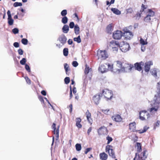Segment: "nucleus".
<instances>
[{"instance_id":"dca6fc26","label":"nucleus","mask_w":160,"mask_h":160,"mask_svg":"<svg viewBox=\"0 0 160 160\" xmlns=\"http://www.w3.org/2000/svg\"><path fill=\"white\" fill-rule=\"evenodd\" d=\"M58 40H59L62 45H64L66 42L67 38L63 34H62L58 38Z\"/></svg>"},{"instance_id":"bf43d9fd","label":"nucleus","mask_w":160,"mask_h":160,"mask_svg":"<svg viewBox=\"0 0 160 160\" xmlns=\"http://www.w3.org/2000/svg\"><path fill=\"white\" fill-rule=\"evenodd\" d=\"M127 12L130 13H132L133 12V10L131 8H129L127 9Z\"/></svg>"},{"instance_id":"39448f33","label":"nucleus","mask_w":160,"mask_h":160,"mask_svg":"<svg viewBox=\"0 0 160 160\" xmlns=\"http://www.w3.org/2000/svg\"><path fill=\"white\" fill-rule=\"evenodd\" d=\"M119 48L123 52H126L129 51L130 49V47L129 44L127 43H125L124 42H121Z\"/></svg>"},{"instance_id":"a19ab883","label":"nucleus","mask_w":160,"mask_h":160,"mask_svg":"<svg viewBox=\"0 0 160 160\" xmlns=\"http://www.w3.org/2000/svg\"><path fill=\"white\" fill-rule=\"evenodd\" d=\"M26 62V60L25 58H23L20 61V63L22 65H25V63Z\"/></svg>"},{"instance_id":"e433bc0d","label":"nucleus","mask_w":160,"mask_h":160,"mask_svg":"<svg viewBox=\"0 0 160 160\" xmlns=\"http://www.w3.org/2000/svg\"><path fill=\"white\" fill-rule=\"evenodd\" d=\"M76 150L78 151H80L81 149V146L80 144L77 143L75 145Z\"/></svg>"},{"instance_id":"5701e85b","label":"nucleus","mask_w":160,"mask_h":160,"mask_svg":"<svg viewBox=\"0 0 160 160\" xmlns=\"http://www.w3.org/2000/svg\"><path fill=\"white\" fill-rule=\"evenodd\" d=\"M99 156L100 159L102 160H106L108 157V155L104 152L101 153Z\"/></svg>"},{"instance_id":"b1692460","label":"nucleus","mask_w":160,"mask_h":160,"mask_svg":"<svg viewBox=\"0 0 160 160\" xmlns=\"http://www.w3.org/2000/svg\"><path fill=\"white\" fill-rule=\"evenodd\" d=\"M108 152L110 157L113 158H115L116 157L115 153L112 149L109 150Z\"/></svg>"},{"instance_id":"c9c22d12","label":"nucleus","mask_w":160,"mask_h":160,"mask_svg":"<svg viewBox=\"0 0 160 160\" xmlns=\"http://www.w3.org/2000/svg\"><path fill=\"white\" fill-rule=\"evenodd\" d=\"M73 40L75 42H76L78 43H80L81 42V41L80 36H78L77 38H74Z\"/></svg>"},{"instance_id":"20e7f679","label":"nucleus","mask_w":160,"mask_h":160,"mask_svg":"<svg viewBox=\"0 0 160 160\" xmlns=\"http://www.w3.org/2000/svg\"><path fill=\"white\" fill-rule=\"evenodd\" d=\"M97 56L98 59H100L101 60H105L107 58L108 55L106 51H103L98 50V51Z\"/></svg>"},{"instance_id":"37998d69","label":"nucleus","mask_w":160,"mask_h":160,"mask_svg":"<svg viewBox=\"0 0 160 160\" xmlns=\"http://www.w3.org/2000/svg\"><path fill=\"white\" fill-rule=\"evenodd\" d=\"M112 146L110 145H107L106 147V152H107L109 150H111L112 149Z\"/></svg>"},{"instance_id":"ddd939ff","label":"nucleus","mask_w":160,"mask_h":160,"mask_svg":"<svg viewBox=\"0 0 160 160\" xmlns=\"http://www.w3.org/2000/svg\"><path fill=\"white\" fill-rule=\"evenodd\" d=\"M108 64H107L106 63L100 65L99 67V71L102 73H103L107 72L108 70H109L108 68L107 69V67H108Z\"/></svg>"},{"instance_id":"603ef678","label":"nucleus","mask_w":160,"mask_h":160,"mask_svg":"<svg viewBox=\"0 0 160 160\" xmlns=\"http://www.w3.org/2000/svg\"><path fill=\"white\" fill-rule=\"evenodd\" d=\"M92 149V148H90L86 149L84 153L85 154H87L88 152L90 151Z\"/></svg>"},{"instance_id":"473e14b6","label":"nucleus","mask_w":160,"mask_h":160,"mask_svg":"<svg viewBox=\"0 0 160 160\" xmlns=\"http://www.w3.org/2000/svg\"><path fill=\"white\" fill-rule=\"evenodd\" d=\"M149 128V127L147 126H145L143 127V129L140 130L139 132L140 133H143L145 132Z\"/></svg>"},{"instance_id":"8fccbe9b","label":"nucleus","mask_w":160,"mask_h":160,"mask_svg":"<svg viewBox=\"0 0 160 160\" xmlns=\"http://www.w3.org/2000/svg\"><path fill=\"white\" fill-rule=\"evenodd\" d=\"M25 68L29 72H30V69L29 66L27 65V64H26L25 65Z\"/></svg>"},{"instance_id":"2eb2a0df","label":"nucleus","mask_w":160,"mask_h":160,"mask_svg":"<svg viewBox=\"0 0 160 160\" xmlns=\"http://www.w3.org/2000/svg\"><path fill=\"white\" fill-rule=\"evenodd\" d=\"M52 128L53 129V133L54 134H56V139L58 140L59 139V126H58L56 129V124L54 123H53L52 126Z\"/></svg>"},{"instance_id":"6e6d98bb","label":"nucleus","mask_w":160,"mask_h":160,"mask_svg":"<svg viewBox=\"0 0 160 160\" xmlns=\"http://www.w3.org/2000/svg\"><path fill=\"white\" fill-rule=\"evenodd\" d=\"M157 90L156 91H158L159 90H160V81L158 82L157 85Z\"/></svg>"},{"instance_id":"79ce46f5","label":"nucleus","mask_w":160,"mask_h":160,"mask_svg":"<svg viewBox=\"0 0 160 160\" xmlns=\"http://www.w3.org/2000/svg\"><path fill=\"white\" fill-rule=\"evenodd\" d=\"M22 5V4L21 2H15L13 4V6L14 7H17L18 6H21Z\"/></svg>"},{"instance_id":"72a5a7b5","label":"nucleus","mask_w":160,"mask_h":160,"mask_svg":"<svg viewBox=\"0 0 160 160\" xmlns=\"http://www.w3.org/2000/svg\"><path fill=\"white\" fill-rule=\"evenodd\" d=\"M68 20V19L67 17L66 16H64L62 18L61 21L63 23L65 24L67 23Z\"/></svg>"},{"instance_id":"1a4fd4ad","label":"nucleus","mask_w":160,"mask_h":160,"mask_svg":"<svg viewBox=\"0 0 160 160\" xmlns=\"http://www.w3.org/2000/svg\"><path fill=\"white\" fill-rule=\"evenodd\" d=\"M119 43L118 42L112 41L110 42V46L112 48L113 51H117L118 48L119 47Z\"/></svg>"},{"instance_id":"4c0bfd02","label":"nucleus","mask_w":160,"mask_h":160,"mask_svg":"<svg viewBox=\"0 0 160 160\" xmlns=\"http://www.w3.org/2000/svg\"><path fill=\"white\" fill-rule=\"evenodd\" d=\"M68 48H65L63 50V54L64 56H67L68 55Z\"/></svg>"},{"instance_id":"338daca9","label":"nucleus","mask_w":160,"mask_h":160,"mask_svg":"<svg viewBox=\"0 0 160 160\" xmlns=\"http://www.w3.org/2000/svg\"><path fill=\"white\" fill-rule=\"evenodd\" d=\"M81 121V119L79 118H77L76 119V123H80Z\"/></svg>"},{"instance_id":"052dcab7","label":"nucleus","mask_w":160,"mask_h":160,"mask_svg":"<svg viewBox=\"0 0 160 160\" xmlns=\"http://www.w3.org/2000/svg\"><path fill=\"white\" fill-rule=\"evenodd\" d=\"M13 46L15 48H18L19 46V44L18 42H15L13 43Z\"/></svg>"},{"instance_id":"6ab92c4d","label":"nucleus","mask_w":160,"mask_h":160,"mask_svg":"<svg viewBox=\"0 0 160 160\" xmlns=\"http://www.w3.org/2000/svg\"><path fill=\"white\" fill-rule=\"evenodd\" d=\"M100 95H96L94 96L93 98V100L95 103L97 105L99 104L100 100Z\"/></svg>"},{"instance_id":"f704fd0d","label":"nucleus","mask_w":160,"mask_h":160,"mask_svg":"<svg viewBox=\"0 0 160 160\" xmlns=\"http://www.w3.org/2000/svg\"><path fill=\"white\" fill-rule=\"evenodd\" d=\"M153 18H151V17H149L147 15V16L145 17L144 20L145 22H150L152 19Z\"/></svg>"},{"instance_id":"a18cd8bd","label":"nucleus","mask_w":160,"mask_h":160,"mask_svg":"<svg viewBox=\"0 0 160 160\" xmlns=\"http://www.w3.org/2000/svg\"><path fill=\"white\" fill-rule=\"evenodd\" d=\"M106 139L108 140L107 144H109L112 140V138L109 136L107 137Z\"/></svg>"},{"instance_id":"4be33fe9","label":"nucleus","mask_w":160,"mask_h":160,"mask_svg":"<svg viewBox=\"0 0 160 160\" xmlns=\"http://www.w3.org/2000/svg\"><path fill=\"white\" fill-rule=\"evenodd\" d=\"M87 119L89 123L92 124V120L91 118V114L88 110H87L86 113Z\"/></svg>"},{"instance_id":"58836bf2","label":"nucleus","mask_w":160,"mask_h":160,"mask_svg":"<svg viewBox=\"0 0 160 160\" xmlns=\"http://www.w3.org/2000/svg\"><path fill=\"white\" fill-rule=\"evenodd\" d=\"M22 43L24 45H27L28 43V40L27 39L22 38L21 40Z\"/></svg>"},{"instance_id":"7c9ffc66","label":"nucleus","mask_w":160,"mask_h":160,"mask_svg":"<svg viewBox=\"0 0 160 160\" xmlns=\"http://www.w3.org/2000/svg\"><path fill=\"white\" fill-rule=\"evenodd\" d=\"M107 30L108 33H111L112 31V27L111 24L108 25L107 28Z\"/></svg>"},{"instance_id":"f03ea898","label":"nucleus","mask_w":160,"mask_h":160,"mask_svg":"<svg viewBox=\"0 0 160 160\" xmlns=\"http://www.w3.org/2000/svg\"><path fill=\"white\" fill-rule=\"evenodd\" d=\"M124 31L123 36L125 39L127 40H130L133 37V35L132 32L127 28H125L123 29Z\"/></svg>"},{"instance_id":"09e8293b","label":"nucleus","mask_w":160,"mask_h":160,"mask_svg":"<svg viewBox=\"0 0 160 160\" xmlns=\"http://www.w3.org/2000/svg\"><path fill=\"white\" fill-rule=\"evenodd\" d=\"M19 32L18 29L17 28H15L12 30V32L15 34L18 33Z\"/></svg>"},{"instance_id":"f8f14e48","label":"nucleus","mask_w":160,"mask_h":160,"mask_svg":"<svg viewBox=\"0 0 160 160\" xmlns=\"http://www.w3.org/2000/svg\"><path fill=\"white\" fill-rule=\"evenodd\" d=\"M122 36V32L120 31L117 30L114 32L113 34V38L116 39H120Z\"/></svg>"},{"instance_id":"0eeeda50","label":"nucleus","mask_w":160,"mask_h":160,"mask_svg":"<svg viewBox=\"0 0 160 160\" xmlns=\"http://www.w3.org/2000/svg\"><path fill=\"white\" fill-rule=\"evenodd\" d=\"M150 117L149 113L145 110H143L139 112V118L142 120L148 119Z\"/></svg>"},{"instance_id":"bb28decb","label":"nucleus","mask_w":160,"mask_h":160,"mask_svg":"<svg viewBox=\"0 0 160 160\" xmlns=\"http://www.w3.org/2000/svg\"><path fill=\"white\" fill-rule=\"evenodd\" d=\"M111 10L113 13L117 15H119L121 14V12L117 8H112L111 9Z\"/></svg>"},{"instance_id":"9d476101","label":"nucleus","mask_w":160,"mask_h":160,"mask_svg":"<svg viewBox=\"0 0 160 160\" xmlns=\"http://www.w3.org/2000/svg\"><path fill=\"white\" fill-rule=\"evenodd\" d=\"M146 151H143L142 153H141L140 156L136 153L135 157L134 158L133 160H139L140 159L142 160H145L147 158V156L146 155Z\"/></svg>"},{"instance_id":"680f3d73","label":"nucleus","mask_w":160,"mask_h":160,"mask_svg":"<svg viewBox=\"0 0 160 160\" xmlns=\"http://www.w3.org/2000/svg\"><path fill=\"white\" fill-rule=\"evenodd\" d=\"M146 7H145V6L143 4H142L141 11H142V12H143L144 11L145 9H146Z\"/></svg>"},{"instance_id":"393cba45","label":"nucleus","mask_w":160,"mask_h":160,"mask_svg":"<svg viewBox=\"0 0 160 160\" xmlns=\"http://www.w3.org/2000/svg\"><path fill=\"white\" fill-rule=\"evenodd\" d=\"M62 29L63 33H67L69 30V26L67 25H65L62 27Z\"/></svg>"},{"instance_id":"13d9d810","label":"nucleus","mask_w":160,"mask_h":160,"mask_svg":"<svg viewBox=\"0 0 160 160\" xmlns=\"http://www.w3.org/2000/svg\"><path fill=\"white\" fill-rule=\"evenodd\" d=\"M145 45H141V50L142 52H144L146 50V46Z\"/></svg>"},{"instance_id":"423d86ee","label":"nucleus","mask_w":160,"mask_h":160,"mask_svg":"<svg viewBox=\"0 0 160 160\" xmlns=\"http://www.w3.org/2000/svg\"><path fill=\"white\" fill-rule=\"evenodd\" d=\"M133 68H134V67L133 65L130 64H129L123 63L122 72H129L131 71Z\"/></svg>"},{"instance_id":"7ed1b4c3","label":"nucleus","mask_w":160,"mask_h":160,"mask_svg":"<svg viewBox=\"0 0 160 160\" xmlns=\"http://www.w3.org/2000/svg\"><path fill=\"white\" fill-rule=\"evenodd\" d=\"M152 103L154 105L159 106L160 104V90L156 91Z\"/></svg>"},{"instance_id":"412c9836","label":"nucleus","mask_w":160,"mask_h":160,"mask_svg":"<svg viewBox=\"0 0 160 160\" xmlns=\"http://www.w3.org/2000/svg\"><path fill=\"white\" fill-rule=\"evenodd\" d=\"M112 119L113 120L116 122H119L122 120V118L120 115H116L112 117Z\"/></svg>"},{"instance_id":"ea45409f","label":"nucleus","mask_w":160,"mask_h":160,"mask_svg":"<svg viewBox=\"0 0 160 160\" xmlns=\"http://www.w3.org/2000/svg\"><path fill=\"white\" fill-rule=\"evenodd\" d=\"M61 15L62 16H66V15L67 14V10L66 9H64L63 10L61 13Z\"/></svg>"},{"instance_id":"c756f323","label":"nucleus","mask_w":160,"mask_h":160,"mask_svg":"<svg viewBox=\"0 0 160 160\" xmlns=\"http://www.w3.org/2000/svg\"><path fill=\"white\" fill-rule=\"evenodd\" d=\"M92 69L91 68H89V67L88 66L86 65V68L84 72L85 74H88L89 72H91Z\"/></svg>"},{"instance_id":"864d4df0","label":"nucleus","mask_w":160,"mask_h":160,"mask_svg":"<svg viewBox=\"0 0 160 160\" xmlns=\"http://www.w3.org/2000/svg\"><path fill=\"white\" fill-rule=\"evenodd\" d=\"M72 65L74 67H76L78 65V63L77 61H74L72 62Z\"/></svg>"},{"instance_id":"f3484780","label":"nucleus","mask_w":160,"mask_h":160,"mask_svg":"<svg viewBox=\"0 0 160 160\" xmlns=\"http://www.w3.org/2000/svg\"><path fill=\"white\" fill-rule=\"evenodd\" d=\"M153 64L152 62L151 61H149L145 63L144 70L146 72H148L150 68L151 65H152Z\"/></svg>"},{"instance_id":"aec40b11","label":"nucleus","mask_w":160,"mask_h":160,"mask_svg":"<svg viewBox=\"0 0 160 160\" xmlns=\"http://www.w3.org/2000/svg\"><path fill=\"white\" fill-rule=\"evenodd\" d=\"M129 129L132 132H135L136 131L135 122H133L130 123L129 124Z\"/></svg>"},{"instance_id":"0e129e2a","label":"nucleus","mask_w":160,"mask_h":160,"mask_svg":"<svg viewBox=\"0 0 160 160\" xmlns=\"http://www.w3.org/2000/svg\"><path fill=\"white\" fill-rule=\"evenodd\" d=\"M92 130V128L91 127H90L88 130L87 133L88 135H89L90 133L91 132Z\"/></svg>"},{"instance_id":"c03bdc74","label":"nucleus","mask_w":160,"mask_h":160,"mask_svg":"<svg viewBox=\"0 0 160 160\" xmlns=\"http://www.w3.org/2000/svg\"><path fill=\"white\" fill-rule=\"evenodd\" d=\"M64 68L65 69L66 72V73H67V72H68V71L69 70V66L68 65L67 63H65L64 64Z\"/></svg>"},{"instance_id":"69168bd1","label":"nucleus","mask_w":160,"mask_h":160,"mask_svg":"<svg viewBox=\"0 0 160 160\" xmlns=\"http://www.w3.org/2000/svg\"><path fill=\"white\" fill-rule=\"evenodd\" d=\"M76 125L79 128H81L82 127V125L80 123H76Z\"/></svg>"},{"instance_id":"4d7b16f0","label":"nucleus","mask_w":160,"mask_h":160,"mask_svg":"<svg viewBox=\"0 0 160 160\" xmlns=\"http://www.w3.org/2000/svg\"><path fill=\"white\" fill-rule=\"evenodd\" d=\"M18 54L20 55L23 54V51L21 49H19L18 50Z\"/></svg>"},{"instance_id":"cd10ccee","label":"nucleus","mask_w":160,"mask_h":160,"mask_svg":"<svg viewBox=\"0 0 160 160\" xmlns=\"http://www.w3.org/2000/svg\"><path fill=\"white\" fill-rule=\"evenodd\" d=\"M103 130V131H104V130H106V128L105 127L103 126L101 127L98 130V134H102L103 133V132L102 131V130Z\"/></svg>"},{"instance_id":"de8ad7c7","label":"nucleus","mask_w":160,"mask_h":160,"mask_svg":"<svg viewBox=\"0 0 160 160\" xmlns=\"http://www.w3.org/2000/svg\"><path fill=\"white\" fill-rule=\"evenodd\" d=\"M13 20L12 19H8V23L10 25H12L13 23Z\"/></svg>"},{"instance_id":"e2e57ef3","label":"nucleus","mask_w":160,"mask_h":160,"mask_svg":"<svg viewBox=\"0 0 160 160\" xmlns=\"http://www.w3.org/2000/svg\"><path fill=\"white\" fill-rule=\"evenodd\" d=\"M72 97V88L71 86H70V98L71 99Z\"/></svg>"},{"instance_id":"a878e982","label":"nucleus","mask_w":160,"mask_h":160,"mask_svg":"<svg viewBox=\"0 0 160 160\" xmlns=\"http://www.w3.org/2000/svg\"><path fill=\"white\" fill-rule=\"evenodd\" d=\"M154 12L151 9H148L147 16L153 18L154 15Z\"/></svg>"},{"instance_id":"4468645a","label":"nucleus","mask_w":160,"mask_h":160,"mask_svg":"<svg viewBox=\"0 0 160 160\" xmlns=\"http://www.w3.org/2000/svg\"><path fill=\"white\" fill-rule=\"evenodd\" d=\"M151 106L152 108L150 109L149 112L152 114H154L158 110L159 106L151 103Z\"/></svg>"},{"instance_id":"774afa93","label":"nucleus","mask_w":160,"mask_h":160,"mask_svg":"<svg viewBox=\"0 0 160 160\" xmlns=\"http://www.w3.org/2000/svg\"><path fill=\"white\" fill-rule=\"evenodd\" d=\"M68 43L69 45H71L73 41L71 39H69L68 41Z\"/></svg>"},{"instance_id":"49530a36","label":"nucleus","mask_w":160,"mask_h":160,"mask_svg":"<svg viewBox=\"0 0 160 160\" xmlns=\"http://www.w3.org/2000/svg\"><path fill=\"white\" fill-rule=\"evenodd\" d=\"M64 81L66 84H68L70 81L69 78L68 77H66L64 79Z\"/></svg>"},{"instance_id":"c85d7f7f","label":"nucleus","mask_w":160,"mask_h":160,"mask_svg":"<svg viewBox=\"0 0 160 160\" xmlns=\"http://www.w3.org/2000/svg\"><path fill=\"white\" fill-rule=\"evenodd\" d=\"M74 29L75 34L76 35L79 34V33L80 28L79 26L77 24H76L75 25Z\"/></svg>"},{"instance_id":"5fc2aeb1","label":"nucleus","mask_w":160,"mask_h":160,"mask_svg":"<svg viewBox=\"0 0 160 160\" xmlns=\"http://www.w3.org/2000/svg\"><path fill=\"white\" fill-rule=\"evenodd\" d=\"M25 79L26 81L29 84H30L31 83V81L28 78V77H25Z\"/></svg>"},{"instance_id":"9b49d317","label":"nucleus","mask_w":160,"mask_h":160,"mask_svg":"<svg viewBox=\"0 0 160 160\" xmlns=\"http://www.w3.org/2000/svg\"><path fill=\"white\" fill-rule=\"evenodd\" d=\"M150 72L152 75L156 78H158L160 76V72L158 69L155 68L152 69Z\"/></svg>"},{"instance_id":"f257e3e1","label":"nucleus","mask_w":160,"mask_h":160,"mask_svg":"<svg viewBox=\"0 0 160 160\" xmlns=\"http://www.w3.org/2000/svg\"><path fill=\"white\" fill-rule=\"evenodd\" d=\"M123 64L120 61H117L113 64H108V68L109 70L113 73H119L122 72Z\"/></svg>"},{"instance_id":"6e6552de","label":"nucleus","mask_w":160,"mask_h":160,"mask_svg":"<svg viewBox=\"0 0 160 160\" xmlns=\"http://www.w3.org/2000/svg\"><path fill=\"white\" fill-rule=\"evenodd\" d=\"M102 93L107 100L111 99L112 97L113 94L111 91L106 89L102 91Z\"/></svg>"},{"instance_id":"a211bd4d","label":"nucleus","mask_w":160,"mask_h":160,"mask_svg":"<svg viewBox=\"0 0 160 160\" xmlns=\"http://www.w3.org/2000/svg\"><path fill=\"white\" fill-rule=\"evenodd\" d=\"M144 65V63L142 62L139 63L136 62L134 64V67L136 70L140 71L142 70L141 66Z\"/></svg>"},{"instance_id":"3c124183","label":"nucleus","mask_w":160,"mask_h":160,"mask_svg":"<svg viewBox=\"0 0 160 160\" xmlns=\"http://www.w3.org/2000/svg\"><path fill=\"white\" fill-rule=\"evenodd\" d=\"M69 27L71 28H72L75 27V24L73 22H71L69 23Z\"/></svg>"},{"instance_id":"2f4dec72","label":"nucleus","mask_w":160,"mask_h":160,"mask_svg":"<svg viewBox=\"0 0 160 160\" xmlns=\"http://www.w3.org/2000/svg\"><path fill=\"white\" fill-rule=\"evenodd\" d=\"M140 42L141 45H146L148 44V42H147L146 40H144L142 38H140Z\"/></svg>"}]
</instances>
